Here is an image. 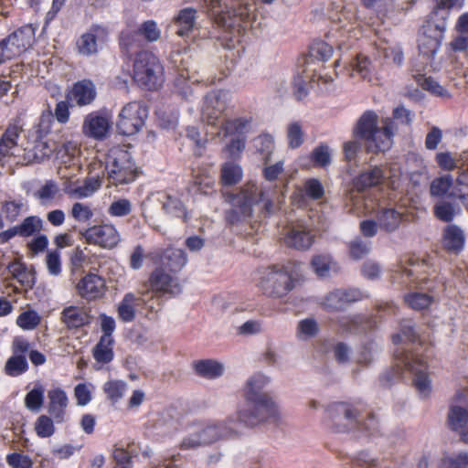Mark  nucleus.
I'll list each match as a JSON object with an SVG mask.
<instances>
[{
  "instance_id": "58",
  "label": "nucleus",
  "mask_w": 468,
  "mask_h": 468,
  "mask_svg": "<svg viewBox=\"0 0 468 468\" xmlns=\"http://www.w3.org/2000/svg\"><path fill=\"white\" fill-rule=\"evenodd\" d=\"M452 185V177L445 176L434 179L431 184V194L432 196L441 197L444 196Z\"/></svg>"
},
{
  "instance_id": "37",
  "label": "nucleus",
  "mask_w": 468,
  "mask_h": 468,
  "mask_svg": "<svg viewBox=\"0 0 468 468\" xmlns=\"http://www.w3.org/2000/svg\"><path fill=\"white\" fill-rule=\"evenodd\" d=\"M127 389L126 382L118 379H110L102 387L103 392L112 402L119 401Z\"/></svg>"
},
{
  "instance_id": "18",
  "label": "nucleus",
  "mask_w": 468,
  "mask_h": 468,
  "mask_svg": "<svg viewBox=\"0 0 468 468\" xmlns=\"http://www.w3.org/2000/svg\"><path fill=\"white\" fill-rule=\"evenodd\" d=\"M77 290L82 298L95 300L104 294L105 282L101 276L89 273L78 282Z\"/></svg>"
},
{
  "instance_id": "12",
  "label": "nucleus",
  "mask_w": 468,
  "mask_h": 468,
  "mask_svg": "<svg viewBox=\"0 0 468 468\" xmlns=\"http://www.w3.org/2000/svg\"><path fill=\"white\" fill-rule=\"evenodd\" d=\"M89 244L98 245L103 249H112L121 240L116 228L112 224L92 226L82 232Z\"/></svg>"
},
{
  "instance_id": "11",
  "label": "nucleus",
  "mask_w": 468,
  "mask_h": 468,
  "mask_svg": "<svg viewBox=\"0 0 468 468\" xmlns=\"http://www.w3.org/2000/svg\"><path fill=\"white\" fill-rule=\"evenodd\" d=\"M329 17L348 35L357 37V33L353 27L356 19V6L352 3L333 2L329 6Z\"/></svg>"
},
{
  "instance_id": "13",
  "label": "nucleus",
  "mask_w": 468,
  "mask_h": 468,
  "mask_svg": "<svg viewBox=\"0 0 468 468\" xmlns=\"http://www.w3.org/2000/svg\"><path fill=\"white\" fill-rule=\"evenodd\" d=\"M262 190L259 189L254 183L245 184L239 195L235 198L233 212L239 215V218L250 217L253 206L264 200Z\"/></svg>"
},
{
  "instance_id": "29",
  "label": "nucleus",
  "mask_w": 468,
  "mask_h": 468,
  "mask_svg": "<svg viewBox=\"0 0 468 468\" xmlns=\"http://www.w3.org/2000/svg\"><path fill=\"white\" fill-rule=\"evenodd\" d=\"M284 242L287 246L297 250L309 249L314 242V236L302 226L293 227L286 235Z\"/></svg>"
},
{
  "instance_id": "44",
  "label": "nucleus",
  "mask_w": 468,
  "mask_h": 468,
  "mask_svg": "<svg viewBox=\"0 0 468 468\" xmlns=\"http://www.w3.org/2000/svg\"><path fill=\"white\" fill-rule=\"evenodd\" d=\"M56 423L51 416L40 415L35 421L34 429L40 438H49L55 433Z\"/></svg>"
},
{
  "instance_id": "47",
  "label": "nucleus",
  "mask_w": 468,
  "mask_h": 468,
  "mask_svg": "<svg viewBox=\"0 0 468 468\" xmlns=\"http://www.w3.org/2000/svg\"><path fill=\"white\" fill-rule=\"evenodd\" d=\"M41 321V317L35 310L21 313L16 318V324L25 331L34 330Z\"/></svg>"
},
{
  "instance_id": "63",
  "label": "nucleus",
  "mask_w": 468,
  "mask_h": 468,
  "mask_svg": "<svg viewBox=\"0 0 468 468\" xmlns=\"http://www.w3.org/2000/svg\"><path fill=\"white\" fill-rule=\"evenodd\" d=\"M91 385L80 383L74 388V396L79 406H86L91 400Z\"/></svg>"
},
{
  "instance_id": "19",
  "label": "nucleus",
  "mask_w": 468,
  "mask_h": 468,
  "mask_svg": "<svg viewBox=\"0 0 468 468\" xmlns=\"http://www.w3.org/2000/svg\"><path fill=\"white\" fill-rule=\"evenodd\" d=\"M197 11L194 7H184L174 16L172 25L176 34L181 37H188L196 28Z\"/></svg>"
},
{
  "instance_id": "6",
  "label": "nucleus",
  "mask_w": 468,
  "mask_h": 468,
  "mask_svg": "<svg viewBox=\"0 0 468 468\" xmlns=\"http://www.w3.org/2000/svg\"><path fill=\"white\" fill-rule=\"evenodd\" d=\"M397 367L409 371L414 375V385L418 392L422 397H427L431 392V382L427 373L426 362L419 356L413 353H395Z\"/></svg>"
},
{
  "instance_id": "42",
  "label": "nucleus",
  "mask_w": 468,
  "mask_h": 468,
  "mask_svg": "<svg viewBox=\"0 0 468 468\" xmlns=\"http://www.w3.org/2000/svg\"><path fill=\"white\" fill-rule=\"evenodd\" d=\"M77 48L80 54L90 56L98 51L96 36L92 32H87L80 36L77 41Z\"/></svg>"
},
{
  "instance_id": "59",
  "label": "nucleus",
  "mask_w": 468,
  "mask_h": 468,
  "mask_svg": "<svg viewBox=\"0 0 468 468\" xmlns=\"http://www.w3.org/2000/svg\"><path fill=\"white\" fill-rule=\"evenodd\" d=\"M131 212L132 203L126 198H119L113 201L108 208V213L112 217H124Z\"/></svg>"
},
{
  "instance_id": "64",
  "label": "nucleus",
  "mask_w": 468,
  "mask_h": 468,
  "mask_svg": "<svg viewBox=\"0 0 468 468\" xmlns=\"http://www.w3.org/2000/svg\"><path fill=\"white\" fill-rule=\"evenodd\" d=\"M6 463L11 468H32V460L24 454L14 452L6 456Z\"/></svg>"
},
{
  "instance_id": "43",
  "label": "nucleus",
  "mask_w": 468,
  "mask_h": 468,
  "mask_svg": "<svg viewBox=\"0 0 468 468\" xmlns=\"http://www.w3.org/2000/svg\"><path fill=\"white\" fill-rule=\"evenodd\" d=\"M253 146L265 162L269 161L274 149V141L270 134H261L253 141Z\"/></svg>"
},
{
  "instance_id": "48",
  "label": "nucleus",
  "mask_w": 468,
  "mask_h": 468,
  "mask_svg": "<svg viewBox=\"0 0 468 468\" xmlns=\"http://www.w3.org/2000/svg\"><path fill=\"white\" fill-rule=\"evenodd\" d=\"M59 191L56 182L47 181L34 195L41 204L47 205L52 202Z\"/></svg>"
},
{
  "instance_id": "35",
  "label": "nucleus",
  "mask_w": 468,
  "mask_h": 468,
  "mask_svg": "<svg viewBox=\"0 0 468 468\" xmlns=\"http://www.w3.org/2000/svg\"><path fill=\"white\" fill-rule=\"evenodd\" d=\"M243 176L241 166L233 162H226L221 167V182L224 186L238 184Z\"/></svg>"
},
{
  "instance_id": "9",
  "label": "nucleus",
  "mask_w": 468,
  "mask_h": 468,
  "mask_svg": "<svg viewBox=\"0 0 468 468\" xmlns=\"http://www.w3.org/2000/svg\"><path fill=\"white\" fill-rule=\"evenodd\" d=\"M230 100L231 94L228 90H218L208 92L202 102V121L208 125L216 126Z\"/></svg>"
},
{
  "instance_id": "40",
  "label": "nucleus",
  "mask_w": 468,
  "mask_h": 468,
  "mask_svg": "<svg viewBox=\"0 0 468 468\" xmlns=\"http://www.w3.org/2000/svg\"><path fill=\"white\" fill-rule=\"evenodd\" d=\"M26 356L12 355L6 361L5 370L7 375L16 377L27 370Z\"/></svg>"
},
{
  "instance_id": "45",
  "label": "nucleus",
  "mask_w": 468,
  "mask_h": 468,
  "mask_svg": "<svg viewBox=\"0 0 468 468\" xmlns=\"http://www.w3.org/2000/svg\"><path fill=\"white\" fill-rule=\"evenodd\" d=\"M379 225L388 231L395 230L401 221V214L393 208L384 209L378 216Z\"/></svg>"
},
{
  "instance_id": "22",
  "label": "nucleus",
  "mask_w": 468,
  "mask_h": 468,
  "mask_svg": "<svg viewBox=\"0 0 468 468\" xmlns=\"http://www.w3.org/2000/svg\"><path fill=\"white\" fill-rule=\"evenodd\" d=\"M253 132V122L250 117H237L233 119L226 120L220 127V131L218 133L219 135L221 133L224 137L234 136V137H247V135Z\"/></svg>"
},
{
  "instance_id": "3",
  "label": "nucleus",
  "mask_w": 468,
  "mask_h": 468,
  "mask_svg": "<svg viewBox=\"0 0 468 468\" xmlns=\"http://www.w3.org/2000/svg\"><path fill=\"white\" fill-rule=\"evenodd\" d=\"M329 417L333 426L337 432H346L354 428L365 431L368 435H375L378 432V421L373 414L361 422L359 420L360 410L347 403H336L328 410Z\"/></svg>"
},
{
  "instance_id": "7",
  "label": "nucleus",
  "mask_w": 468,
  "mask_h": 468,
  "mask_svg": "<svg viewBox=\"0 0 468 468\" xmlns=\"http://www.w3.org/2000/svg\"><path fill=\"white\" fill-rule=\"evenodd\" d=\"M148 116L147 108L138 101L124 105L118 115L117 131L119 133L131 136L144 127Z\"/></svg>"
},
{
  "instance_id": "41",
  "label": "nucleus",
  "mask_w": 468,
  "mask_h": 468,
  "mask_svg": "<svg viewBox=\"0 0 468 468\" xmlns=\"http://www.w3.org/2000/svg\"><path fill=\"white\" fill-rule=\"evenodd\" d=\"M335 262L327 255L314 256L311 261V266L315 274L319 277H327L330 271L335 268Z\"/></svg>"
},
{
  "instance_id": "61",
  "label": "nucleus",
  "mask_w": 468,
  "mask_h": 468,
  "mask_svg": "<svg viewBox=\"0 0 468 468\" xmlns=\"http://www.w3.org/2000/svg\"><path fill=\"white\" fill-rule=\"evenodd\" d=\"M440 42L437 38L422 37L419 39V48L426 57H433L439 50Z\"/></svg>"
},
{
  "instance_id": "57",
  "label": "nucleus",
  "mask_w": 468,
  "mask_h": 468,
  "mask_svg": "<svg viewBox=\"0 0 468 468\" xmlns=\"http://www.w3.org/2000/svg\"><path fill=\"white\" fill-rule=\"evenodd\" d=\"M303 191L312 199H321L324 195L322 183L316 178H310L304 182Z\"/></svg>"
},
{
  "instance_id": "27",
  "label": "nucleus",
  "mask_w": 468,
  "mask_h": 468,
  "mask_svg": "<svg viewBox=\"0 0 468 468\" xmlns=\"http://www.w3.org/2000/svg\"><path fill=\"white\" fill-rule=\"evenodd\" d=\"M101 185V181L99 177H89L83 185L75 186L72 182H67L64 186V192L72 198H86L92 196Z\"/></svg>"
},
{
  "instance_id": "30",
  "label": "nucleus",
  "mask_w": 468,
  "mask_h": 468,
  "mask_svg": "<svg viewBox=\"0 0 468 468\" xmlns=\"http://www.w3.org/2000/svg\"><path fill=\"white\" fill-rule=\"evenodd\" d=\"M20 129L17 125H9L0 139V161L15 154L17 149V139Z\"/></svg>"
},
{
  "instance_id": "4",
  "label": "nucleus",
  "mask_w": 468,
  "mask_h": 468,
  "mask_svg": "<svg viewBox=\"0 0 468 468\" xmlns=\"http://www.w3.org/2000/svg\"><path fill=\"white\" fill-rule=\"evenodd\" d=\"M133 79L146 90H157L165 82L164 66L152 52H140L133 61Z\"/></svg>"
},
{
  "instance_id": "60",
  "label": "nucleus",
  "mask_w": 468,
  "mask_h": 468,
  "mask_svg": "<svg viewBox=\"0 0 468 468\" xmlns=\"http://www.w3.org/2000/svg\"><path fill=\"white\" fill-rule=\"evenodd\" d=\"M439 468H468V453L446 456L441 459Z\"/></svg>"
},
{
  "instance_id": "62",
  "label": "nucleus",
  "mask_w": 468,
  "mask_h": 468,
  "mask_svg": "<svg viewBox=\"0 0 468 468\" xmlns=\"http://www.w3.org/2000/svg\"><path fill=\"white\" fill-rule=\"evenodd\" d=\"M318 332L317 323L312 318H306L298 324V336L303 339L312 337Z\"/></svg>"
},
{
  "instance_id": "17",
  "label": "nucleus",
  "mask_w": 468,
  "mask_h": 468,
  "mask_svg": "<svg viewBox=\"0 0 468 468\" xmlns=\"http://www.w3.org/2000/svg\"><path fill=\"white\" fill-rule=\"evenodd\" d=\"M151 287L154 291L177 294L181 292L177 278L172 276L165 269L158 267L150 276Z\"/></svg>"
},
{
  "instance_id": "49",
  "label": "nucleus",
  "mask_w": 468,
  "mask_h": 468,
  "mask_svg": "<svg viewBox=\"0 0 468 468\" xmlns=\"http://www.w3.org/2000/svg\"><path fill=\"white\" fill-rule=\"evenodd\" d=\"M353 69L364 80L371 81L373 66L367 57L358 55L353 63Z\"/></svg>"
},
{
  "instance_id": "31",
  "label": "nucleus",
  "mask_w": 468,
  "mask_h": 468,
  "mask_svg": "<svg viewBox=\"0 0 468 468\" xmlns=\"http://www.w3.org/2000/svg\"><path fill=\"white\" fill-rule=\"evenodd\" d=\"M140 301H142V297L136 296L133 292L125 293L122 300L118 304L117 311L119 318L125 323L133 321L135 318L136 306Z\"/></svg>"
},
{
  "instance_id": "8",
  "label": "nucleus",
  "mask_w": 468,
  "mask_h": 468,
  "mask_svg": "<svg viewBox=\"0 0 468 468\" xmlns=\"http://www.w3.org/2000/svg\"><path fill=\"white\" fill-rule=\"evenodd\" d=\"M260 277L259 285L265 293L282 296L292 288L291 275L283 267L270 266Z\"/></svg>"
},
{
  "instance_id": "33",
  "label": "nucleus",
  "mask_w": 468,
  "mask_h": 468,
  "mask_svg": "<svg viewBox=\"0 0 468 468\" xmlns=\"http://www.w3.org/2000/svg\"><path fill=\"white\" fill-rule=\"evenodd\" d=\"M463 5V0H436L434 16H439L442 22L436 25V27L443 32L446 29V19L449 17L451 9H461Z\"/></svg>"
},
{
  "instance_id": "52",
  "label": "nucleus",
  "mask_w": 468,
  "mask_h": 468,
  "mask_svg": "<svg viewBox=\"0 0 468 468\" xmlns=\"http://www.w3.org/2000/svg\"><path fill=\"white\" fill-rule=\"evenodd\" d=\"M460 209L449 202H440L434 207L435 216L445 222L452 221Z\"/></svg>"
},
{
  "instance_id": "24",
  "label": "nucleus",
  "mask_w": 468,
  "mask_h": 468,
  "mask_svg": "<svg viewBox=\"0 0 468 468\" xmlns=\"http://www.w3.org/2000/svg\"><path fill=\"white\" fill-rule=\"evenodd\" d=\"M386 178V173L380 166H374L361 172L353 180V187L357 192H362L367 188L377 186L383 183Z\"/></svg>"
},
{
  "instance_id": "16",
  "label": "nucleus",
  "mask_w": 468,
  "mask_h": 468,
  "mask_svg": "<svg viewBox=\"0 0 468 468\" xmlns=\"http://www.w3.org/2000/svg\"><path fill=\"white\" fill-rule=\"evenodd\" d=\"M111 126V121L106 115L93 112L85 117L82 132L88 137L101 140L107 136Z\"/></svg>"
},
{
  "instance_id": "51",
  "label": "nucleus",
  "mask_w": 468,
  "mask_h": 468,
  "mask_svg": "<svg viewBox=\"0 0 468 468\" xmlns=\"http://www.w3.org/2000/svg\"><path fill=\"white\" fill-rule=\"evenodd\" d=\"M138 33L149 42H155L161 37V29L154 20L144 22L139 27Z\"/></svg>"
},
{
  "instance_id": "54",
  "label": "nucleus",
  "mask_w": 468,
  "mask_h": 468,
  "mask_svg": "<svg viewBox=\"0 0 468 468\" xmlns=\"http://www.w3.org/2000/svg\"><path fill=\"white\" fill-rule=\"evenodd\" d=\"M70 215L77 222H88L92 218L93 212L89 205L76 202L72 205Z\"/></svg>"
},
{
  "instance_id": "23",
  "label": "nucleus",
  "mask_w": 468,
  "mask_h": 468,
  "mask_svg": "<svg viewBox=\"0 0 468 468\" xmlns=\"http://www.w3.org/2000/svg\"><path fill=\"white\" fill-rule=\"evenodd\" d=\"M60 322L68 329H77L90 324V317L84 307L69 305L61 311Z\"/></svg>"
},
{
  "instance_id": "46",
  "label": "nucleus",
  "mask_w": 468,
  "mask_h": 468,
  "mask_svg": "<svg viewBox=\"0 0 468 468\" xmlns=\"http://www.w3.org/2000/svg\"><path fill=\"white\" fill-rule=\"evenodd\" d=\"M17 227L21 237H30L43 229V220L39 217L29 216Z\"/></svg>"
},
{
  "instance_id": "10",
  "label": "nucleus",
  "mask_w": 468,
  "mask_h": 468,
  "mask_svg": "<svg viewBox=\"0 0 468 468\" xmlns=\"http://www.w3.org/2000/svg\"><path fill=\"white\" fill-rule=\"evenodd\" d=\"M199 431L203 434V440L207 444L213 443L219 440L230 439L242 433L241 427L244 426L239 419L229 418L224 421L198 424Z\"/></svg>"
},
{
  "instance_id": "28",
  "label": "nucleus",
  "mask_w": 468,
  "mask_h": 468,
  "mask_svg": "<svg viewBox=\"0 0 468 468\" xmlns=\"http://www.w3.org/2000/svg\"><path fill=\"white\" fill-rule=\"evenodd\" d=\"M187 257L181 249L168 248L160 257V267L176 273L186 264Z\"/></svg>"
},
{
  "instance_id": "2",
  "label": "nucleus",
  "mask_w": 468,
  "mask_h": 468,
  "mask_svg": "<svg viewBox=\"0 0 468 468\" xmlns=\"http://www.w3.org/2000/svg\"><path fill=\"white\" fill-rule=\"evenodd\" d=\"M378 116L373 112H365L357 122L354 135L366 141L368 152H385L392 146L393 135L396 130L394 121L387 118L381 128L377 127Z\"/></svg>"
},
{
  "instance_id": "36",
  "label": "nucleus",
  "mask_w": 468,
  "mask_h": 468,
  "mask_svg": "<svg viewBox=\"0 0 468 468\" xmlns=\"http://www.w3.org/2000/svg\"><path fill=\"white\" fill-rule=\"evenodd\" d=\"M196 371L202 377L215 378L221 376L224 372L222 364L214 360H202L196 364Z\"/></svg>"
},
{
  "instance_id": "14",
  "label": "nucleus",
  "mask_w": 468,
  "mask_h": 468,
  "mask_svg": "<svg viewBox=\"0 0 468 468\" xmlns=\"http://www.w3.org/2000/svg\"><path fill=\"white\" fill-rule=\"evenodd\" d=\"M31 44V37L23 30H16L0 42V64L24 53Z\"/></svg>"
},
{
  "instance_id": "39",
  "label": "nucleus",
  "mask_w": 468,
  "mask_h": 468,
  "mask_svg": "<svg viewBox=\"0 0 468 468\" xmlns=\"http://www.w3.org/2000/svg\"><path fill=\"white\" fill-rule=\"evenodd\" d=\"M286 137L288 146L292 149L300 147L304 142V133L299 122H292L287 125Z\"/></svg>"
},
{
  "instance_id": "20",
  "label": "nucleus",
  "mask_w": 468,
  "mask_h": 468,
  "mask_svg": "<svg viewBox=\"0 0 468 468\" xmlns=\"http://www.w3.org/2000/svg\"><path fill=\"white\" fill-rule=\"evenodd\" d=\"M97 91L94 83L90 80L77 81L68 95V100L80 106L90 104L96 98Z\"/></svg>"
},
{
  "instance_id": "21",
  "label": "nucleus",
  "mask_w": 468,
  "mask_h": 468,
  "mask_svg": "<svg viewBox=\"0 0 468 468\" xmlns=\"http://www.w3.org/2000/svg\"><path fill=\"white\" fill-rule=\"evenodd\" d=\"M448 418L452 429L459 431L463 440L468 442V405L461 400L454 402Z\"/></svg>"
},
{
  "instance_id": "53",
  "label": "nucleus",
  "mask_w": 468,
  "mask_h": 468,
  "mask_svg": "<svg viewBox=\"0 0 468 468\" xmlns=\"http://www.w3.org/2000/svg\"><path fill=\"white\" fill-rule=\"evenodd\" d=\"M25 207L23 200L5 201L2 204V210L8 221L14 222L19 217L22 209Z\"/></svg>"
},
{
  "instance_id": "1",
  "label": "nucleus",
  "mask_w": 468,
  "mask_h": 468,
  "mask_svg": "<svg viewBox=\"0 0 468 468\" xmlns=\"http://www.w3.org/2000/svg\"><path fill=\"white\" fill-rule=\"evenodd\" d=\"M270 382L271 378L260 372L247 379L242 388L246 407L239 409L237 412L239 420L245 427L252 428L268 420L280 421L281 412L278 404L271 396L263 391Z\"/></svg>"
},
{
  "instance_id": "55",
  "label": "nucleus",
  "mask_w": 468,
  "mask_h": 468,
  "mask_svg": "<svg viewBox=\"0 0 468 468\" xmlns=\"http://www.w3.org/2000/svg\"><path fill=\"white\" fill-rule=\"evenodd\" d=\"M206 445L203 434L199 431V425L192 427V431L182 441L181 447L185 450L195 449Z\"/></svg>"
},
{
  "instance_id": "56",
  "label": "nucleus",
  "mask_w": 468,
  "mask_h": 468,
  "mask_svg": "<svg viewBox=\"0 0 468 468\" xmlns=\"http://www.w3.org/2000/svg\"><path fill=\"white\" fill-rule=\"evenodd\" d=\"M405 302L414 310H422L431 303V298L425 293L414 292L406 295Z\"/></svg>"
},
{
  "instance_id": "15",
  "label": "nucleus",
  "mask_w": 468,
  "mask_h": 468,
  "mask_svg": "<svg viewBox=\"0 0 468 468\" xmlns=\"http://www.w3.org/2000/svg\"><path fill=\"white\" fill-rule=\"evenodd\" d=\"M48 412L57 424L65 423L68 419L67 408L69 398L60 388H53L48 391Z\"/></svg>"
},
{
  "instance_id": "25",
  "label": "nucleus",
  "mask_w": 468,
  "mask_h": 468,
  "mask_svg": "<svg viewBox=\"0 0 468 468\" xmlns=\"http://www.w3.org/2000/svg\"><path fill=\"white\" fill-rule=\"evenodd\" d=\"M465 244L464 231L455 224H450L445 227L442 233L443 248L454 254L460 253Z\"/></svg>"
},
{
  "instance_id": "32",
  "label": "nucleus",
  "mask_w": 468,
  "mask_h": 468,
  "mask_svg": "<svg viewBox=\"0 0 468 468\" xmlns=\"http://www.w3.org/2000/svg\"><path fill=\"white\" fill-rule=\"evenodd\" d=\"M158 200L162 203L163 209L168 215L176 218H182L184 221L187 220L186 209L180 199L168 194H163Z\"/></svg>"
},
{
  "instance_id": "34",
  "label": "nucleus",
  "mask_w": 468,
  "mask_h": 468,
  "mask_svg": "<svg viewBox=\"0 0 468 468\" xmlns=\"http://www.w3.org/2000/svg\"><path fill=\"white\" fill-rule=\"evenodd\" d=\"M112 346V337L101 336L92 351L94 359L98 363H110L113 358Z\"/></svg>"
},
{
  "instance_id": "50",
  "label": "nucleus",
  "mask_w": 468,
  "mask_h": 468,
  "mask_svg": "<svg viewBox=\"0 0 468 468\" xmlns=\"http://www.w3.org/2000/svg\"><path fill=\"white\" fill-rule=\"evenodd\" d=\"M418 81L423 90L430 91L435 96L445 99L450 98L451 96L449 91L444 87H442L440 83L431 78L420 77Z\"/></svg>"
},
{
  "instance_id": "26",
  "label": "nucleus",
  "mask_w": 468,
  "mask_h": 468,
  "mask_svg": "<svg viewBox=\"0 0 468 468\" xmlns=\"http://www.w3.org/2000/svg\"><path fill=\"white\" fill-rule=\"evenodd\" d=\"M57 149L56 143L51 140H37L32 147L24 149V161L27 164L41 162L48 158Z\"/></svg>"
},
{
  "instance_id": "38",
  "label": "nucleus",
  "mask_w": 468,
  "mask_h": 468,
  "mask_svg": "<svg viewBox=\"0 0 468 468\" xmlns=\"http://www.w3.org/2000/svg\"><path fill=\"white\" fill-rule=\"evenodd\" d=\"M45 389L41 384H36L25 397L26 408L33 412H37L44 402Z\"/></svg>"
},
{
  "instance_id": "5",
  "label": "nucleus",
  "mask_w": 468,
  "mask_h": 468,
  "mask_svg": "<svg viewBox=\"0 0 468 468\" xmlns=\"http://www.w3.org/2000/svg\"><path fill=\"white\" fill-rule=\"evenodd\" d=\"M106 170L110 182L115 186L130 184L137 176V166L131 153L121 147L109 151Z\"/></svg>"
}]
</instances>
